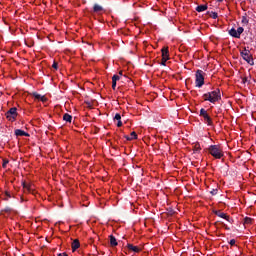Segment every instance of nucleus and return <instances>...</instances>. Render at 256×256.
<instances>
[{
    "mask_svg": "<svg viewBox=\"0 0 256 256\" xmlns=\"http://www.w3.org/2000/svg\"><path fill=\"white\" fill-rule=\"evenodd\" d=\"M252 222H253V219H251V218H249V217H246V218L244 219L245 225H250V223H252Z\"/></svg>",
    "mask_w": 256,
    "mask_h": 256,
    "instance_id": "393cba45",
    "label": "nucleus"
},
{
    "mask_svg": "<svg viewBox=\"0 0 256 256\" xmlns=\"http://www.w3.org/2000/svg\"><path fill=\"white\" fill-rule=\"evenodd\" d=\"M117 239L115 238V236H113V235H111L110 236V245L112 246V247H117Z\"/></svg>",
    "mask_w": 256,
    "mask_h": 256,
    "instance_id": "412c9836",
    "label": "nucleus"
},
{
    "mask_svg": "<svg viewBox=\"0 0 256 256\" xmlns=\"http://www.w3.org/2000/svg\"><path fill=\"white\" fill-rule=\"evenodd\" d=\"M33 97L35 99H37L38 101H42V103H47V97L42 96L41 94L37 93V92H33Z\"/></svg>",
    "mask_w": 256,
    "mask_h": 256,
    "instance_id": "0eeeda50",
    "label": "nucleus"
},
{
    "mask_svg": "<svg viewBox=\"0 0 256 256\" xmlns=\"http://www.w3.org/2000/svg\"><path fill=\"white\" fill-rule=\"evenodd\" d=\"M114 120L115 121H121V114L116 113L115 116H114Z\"/></svg>",
    "mask_w": 256,
    "mask_h": 256,
    "instance_id": "a878e982",
    "label": "nucleus"
},
{
    "mask_svg": "<svg viewBox=\"0 0 256 256\" xmlns=\"http://www.w3.org/2000/svg\"><path fill=\"white\" fill-rule=\"evenodd\" d=\"M207 9H208L207 5H199L196 7V11L198 13H203V11H207Z\"/></svg>",
    "mask_w": 256,
    "mask_h": 256,
    "instance_id": "6ab92c4d",
    "label": "nucleus"
},
{
    "mask_svg": "<svg viewBox=\"0 0 256 256\" xmlns=\"http://www.w3.org/2000/svg\"><path fill=\"white\" fill-rule=\"evenodd\" d=\"M17 115H19L17 113V107H12L5 113L6 119L12 123L17 120Z\"/></svg>",
    "mask_w": 256,
    "mask_h": 256,
    "instance_id": "20e7f679",
    "label": "nucleus"
},
{
    "mask_svg": "<svg viewBox=\"0 0 256 256\" xmlns=\"http://www.w3.org/2000/svg\"><path fill=\"white\" fill-rule=\"evenodd\" d=\"M204 121L209 125L210 127L213 125V120L209 116V114H206V116L203 117Z\"/></svg>",
    "mask_w": 256,
    "mask_h": 256,
    "instance_id": "f3484780",
    "label": "nucleus"
},
{
    "mask_svg": "<svg viewBox=\"0 0 256 256\" xmlns=\"http://www.w3.org/2000/svg\"><path fill=\"white\" fill-rule=\"evenodd\" d=\"M122 126H123V122H121V120H118L117 127H122Z\"/></svg>",
    "mask_w": 256,
    "mask_h": 256,
    "instance_id": "473e14b6",
    "label": "nucleus"
},
{
    "mask_svg": "<svg viewBox=\"0 0 256 256\" xmlns=\"http://www.w3.org/2000/svg\"><path fill=\"white\" fill-rule=\"evenodd\" d=\"M230 245H235V239L230 240Z\"/></svg>",
    "mask_w": 256,
    "mask_h": 256,
    "instance_id": "e433bc0d",
    "label": "nucleus"
},
{
    "mask_svg": "<svg viewBox=\"0 0 256 256\" xmlns=\"http://www.w3.org/2000/svg\"><path fill=\"white\" fill-rule=\"evenodd\" d=\"M195 77V85L198 89H201V87L205 85V72H203V70H197Z\"/></svg>",
    "mask_w": 256,
    "mask_h": 256,
    "instance_id": "f03ea898",
    "label": "nucleus"
},
{
    "mask_svg": "<svg viewBox=\"0 0 256 256\" xmlns=\"http://www.w3.org/2000/svg\"><path fill=\"white\" fill-rule=\"evenodd\" d=\"M52 68L57 70L59 68V64L56 61H54L52 64Z\"/></svg>",
    "mask_w": 256,
    "mask_h": 256,
    "instance_id": "c85d7f7f",
    "label": "nucleus"
},
{
    "mask_svg": "<svg viewBox=\"0 0 256 256\" xmlns=\"http://www.w3.org/2000/svg\"><path fill=\"white\" fill-rule=\"evenodd\" d=\"M193 151L194 155H199V153L201 152V144H199V142L193 144Z\"/></svg>",
    "mask_w": 256,
    "mask_h": 256,
    "instance_id": "6e6552de",
    "label": "nucleus"
},
{
    "mask_svg": "<svg viewBox=\"0 0 256 256\" xmlns=\"http://www.w3.org/2000/svg\"><path fill=\"white\" fill-rule=\"evenodd\" d=\"M242 23H249V20H247V18H246V17H243V19H242Z\"/></svg>",
    "mask_w": 256,
    "mask_h": 256,
    "instance_id": "72a5a7b5",
    "label": "nucleus"
},
{
    "mask_svg": "<svg viewBox=\"0 0 256 256\" xmlns=\"http://www.w3.org/2000/svg\"><path fill=\"white\" fill-rule=\"evenodd\" d=\"M22 185H23V189H25V191H28L29 193L32 192V190H33V186L32 185L27 184L25 182H23Z\"/></svg>",
    "mask_w": 256,
    "mask_h": 256,
    "instance_id": "aec40b11",
    "label": "nucleus"
},
{
    "mask_svg": "<svg viewBox=\"0 0 256 256\" xmlns=\"http://www.w3.org/2000/svg\"><path fill=\"white\" fill-rule=\"evenodd\" d=\"M93 11H94V13H101V11H103V6H101L99 4H94Z\"/></svg>",
    "mask_w": 256,
    "mask_h": 256,
    "instance_id": "dca6fc26",
    "label": "nucleus"
},
{
    "mask_svg": "<svg viewBox=\"0 0 256 256\" xmlns=\"http://www.w3.org/2000/svg\"><path fill=\"white\" fill-rule=\"evenodd\" d=\"M207 115H208L207 114V110H205L204 108H201V110H200V117H205Z\"/></svg>",
    "mask_w": 256,
    "mask_h": 256,
    "instance_id": "b1692460",
    "label": "nucleus"
},
{
    "mask_svg": "<svg viewBox=\"0 0 256 256\" xmlns=\"http://www.w3.org/2000/svg\"><path fill=\"white\" fill-rule=\"evenodd\" d=\"M63 121H66V123H71V121H73V116H71L70 114L68 113H65L63 115Z\"/></svg>",
    "mask_w": 256,
    "mask_h": 256,
    "instance_id": "ddd939ff",
    "label": "nucleus"
},
{
    "mask_svg": "<svg viewBox=\"0 0 256 256\" xmlns=\"http://www.w3.org/2000/svg\"><path fill=\"white\" fill-rule=\"evenodd\" d=\"M215 215H217V217H221V219L229 220V217L227 216V214L221 211H215Z\"/></svg>",
    "mask_w": 256,
    "mask_h": 256,
    "instance_id": "a211bd4d",
    "label": "nucleus"
},
{
    "mask_svg": "<svg viewBox=\"0 0 256 256\" xmlns=\"http://www.w3.org/2000/svg\"><path fill=\"white\" fill-rule=\"evenodd\" d=\"M58 256H67V253H60Z\"/></svg>",
    "mask_w": 256,
    "mask_h": 256,
    "instance_id": "4c0bfd02",
    "label": "nucleus"
},
{
    "mask_svg": "<svg viewBox=\"0 0 256 256\" xmlns=\"http://www.w3.org/2000/svg\"><path fill=\"white\" fill-rule=\"evenodd\" d=\"M211 195H217V189L212 190Z\"/></svg>",
    "mask_w": 256,
    "mask_h": 256,
    "instance_id": "f704fd0d",
    "label": "nucleus"
},
{
    "mask_svg": "<svg viewBox=\"0 0 256 256\" xmlns=\"http://www.w3.org/2000/svg\"><path fill=\"white\" fill-rule=\"evenodd\" d=\"M202 99H204V101H209L210 103H213V98L211 97L210 92L203 94Z\"/></svg>",
    "mask_w": 256,
    "mask_h": 256,
    "instance_id": "f8f14e48",
    "label": "nucleus"
},
{
    "mask_svg": "<svg viewBox=\"0 0 256 256\" xmlns=\"http://www.w3.org/2000/svg\"><path fill=\"white\" fill-rule=\"evenodd\" d=\"M229 35L231 37H234L235 39H239V34L237 33V30L235 28H231L229 31H228Z\"/></svg>",
    "mask_w": 256,
    "mask_h": 256,
    "instance_id": "9d476101",
    "label": "nucleus"
},
{
    "mask_svg": "<svg viewBox=\"0 0 256 256\" xmlns=\"http://www.w3.org/2000/svg\"><path fill=\"white\" fill-rule=\"evenodd\" d=\"M240 55L244 59V61H246L249 65H255L253 57L251 56V51L244 48V50L240 52Z\"/></svg>",
    "mask_w": 256,
    "mask_h": 256,
    "instance_id": "7ed1b4c3",
    "label": "nucleus"
},
{
    "mask_svg": "<svg viewBox=\"0 0 256 256\" xmlns=\"http://www.w3.org/2000/svg\"><path fill=\"white\" fill-rule=\"evenodd\" d=\"M14 135H16V137H30V134L21 130V129H16L14 131Z\"/></svg>",
    "mask_w": 256,
    "mask_h": 256,
    "instance_id": "423d86ee",
    "label": "nucleus"
},
{
    "mask_svg": "<svg viewBox=\"0 0 256 256\" xmlns=\"http://www.w3.org/2000/svg\"><path fill=\"white\" fill-rule=\"evenodd\" d=\"M161 52H162V58L169 59V47L164 46Z\"/></svg>",
    "mask_w": 256,
    "mask_h": 256,
    "instance_id": "1a4fd4ad",
    "label": "nucleus"
},
{
    "mask_svg": "<svg viewBox=\"0 0 256 256\" xmlns=\"http://www.w3.org/2000/svg\"><path fill=\"white\" fill-rule=\"evenodd\" d=\"M167 61H169V58H162V61H161L160 65L165 66Z\"/></svg>",
    "mask_w": 256,
    "mask_h": 256,
    "instance_id": "bb28decb",
    "label": "nucleus"
},
{
    "mask_svg": "<svg viewBox=\"0 0 256 256\" xmlns=\"http://www.w3.org/2000/svg\"><path fill=\"white\" fill-rule=\"evenodd\" d=\"M210 93V97H212V100H213V103H217V101H220L221 99V90L216 89L212 92H209Z\"/></svg>",
    "mask_w": 256,
    "mask_h": 256,
    "instance_id": "39448f33",
    "label": "nucleus"
},
{
    "mask_svg": "<svg viewBox=\"0 0 256 256\" xmlns=\"http://www.w3.org/2000/svg\"><path fill=\"white\" fill-rule=\"evenodd\" d=\"M217 1H218V3H222L223 0H217Z\"/></svg>",
    "mask_w": 256,
    "mask_h": 256,
    "instance_id": "58836bf2",
    "label": "nucleus"
},
{
    "mask_svg": "<svg viewBox=\"0 0 256 256\" xmlns=\"http://www.w3.org/2000/svg\"><path fill=\"white\" fill-rule=\"evenodd\" d=\"M119 79H120L119 75H114V76L112 77V81H114V82H118Z\"/></svg>",
    "mask_w": 256,
    "mask_h": 256,
    "instance_id": "c756f323",
    "label": "nucleus"
},
{
    "mask_svg": "<svg viewBox=\"0 0 256 256\" xmlns=\"http://www.w3.org/2000/svg\"><path fill=\"white\" fill-rule=\"evenodd\" d=\"M119 75H123V72L120 71V72H119Z\"/></svg>",
    "mask_w": 256,
    "mask_h": 256,
    "instance_id": "ea45409f",
    "label": "nucleus"
},
{
    "mask_svg": "<svg viewBox=\"0 0 256 256\" xmlns=\"http://www.w3.org/2000/svg\"><path fill=\"white\" fill-rule=\"evenodd\" d=\"M209 155H212L214 159H221L223 157V149L219 145H211L208 148Z\"/></svg>",
    "mask_w": 256,
    "mask_h": 256,
    "instance_id": "f257e3e1",
    "label": "nucleus"
},
{
    "mask_svg": "<svg viewBox=\"0 0 256 256\" xmlns=\"http://www.w3.org/2000/svg\"><path fill=\"white\" fill-rule=\"evenodd\" d=\"M126 141H133V139H137V133L135 131L131 132L130 136L125 135Z\"/></svg>",
    "mask_w": 256,
    "mask_h": 256,
    "instance_id": "9b49d317",
    "label": "nucleus"
},
{
    "mask_svg": "<svg viewBox=\"0 0 256 256\" xmlns=\"http://www.w3.org/2000/svg\"><path fill=\"white\" fill-rule=\"evenodd\" d=\"M243 31H245V29L243 27L237 28L236 32L238 33L239 39H241V35H242Z\"/></svg>",
    "mask_w": 256,
    "mask_h": 256,
    "instance_id": "4be33fe9",
    "label": "nucleus"
},
{
    "mask_svg": "<svg viewBox=\"0 0 256 256\" xmlns=\"http://www.w3.org/2000/svg\"><path fill=\"white\" fill-rule=\"evenodd\" d=\"M209 17H211L212 19H217L218 14L217 12H208Z\"/></svg>",
    "mask_w": 256,
    "mask_h": 256,
    "instance_id": "5701e85b",
    "label": "nucleus"
},
{
    "mask_svg": "<svg viewBox=\"0 0 256 256\" xmlns=\"http://www.w3.org/2000/svg\"><path fill=\"white\" fill-rule=\"evenodd\" d=\"M81 247V244L79 243V240H74L72 242V251H77Z\"/></svg>",
    "mask_w": 256,
    "mask_h": 256,
    "instance_id": "4468645a",
    "label": "nucleus"
},
{
    "mask_svg": "<svg viewBox=\"0 0 256 256\" xmlns=\"http://www.w3.org/2000/svg\"><path fill=\"white\" fill-rule=\"evenodd\" d=\"M116 88H117V82L112 81V89H113V91H115Z\"/></svg>",
    "mask_w": 256,
    "mask_h": 256,
    "instance_id": "7c9ffc66",
    "label": "nucleus"
},
{
    "mask_svg": "<svg viewBox=\"0 0 256 256\" xmlns=\"http://www.w3.org/2000/svg\"><path fill=\"white\" fill-rule=\"evenodd\" d=\"M127 247L130 251H133L134 253H139V251H141V248L137 246H133L132 244H128Z\"/></svg>",
    "mask_w": 256,
    "mask_h": 256,
    "instance_id": "2eb2a0df",
    "label": "nucleus"
},
{
    "mask_svg": "<svg viewBox=\"0 0 256 256\" xmlns=\"http://www.w3.org/2000/svg\"><path fill=\"white\" fill-rule=\"evenodd\" d=\"M242 83H249V78H247V77H244V78H242Z\"/></svg>",
    "mask_w": 256,
    "mask_h": 256,
    "instance_id": "2f4dec72",
    "label": "nucleus"
},
{
    "mask_svg": "<svg viewBox=\"0 0 256 256\" xmlns=\"http://www.w3.org/2000/svg\"><path fill=\"white\" fill-rule=\"evenodd\" d=\"M9 163V161H4L3 162V164H2V166L5 168V167H7V164Z\"/></svg>",
    "mask_w": 256,
    "mask_h": 256,
    "instance_id": "c9c22d12",
    "label": "nucleus"
},
{
    "mask_svg": "<svg viewBox=\"0 0 256 256\" xmlns=\"http://www.w3.org/2000/svg\"><path fill=\"white\" fill-rule=\"evenodd\" d=\"M9 198H11V193L10 192H5V201H8Z\"/></svg>",
    "mask_w": 256,
    "mask_h": 256,
    "instance_id": "cd10ccee",
    "label": "nucleus"
}]
</instances>
